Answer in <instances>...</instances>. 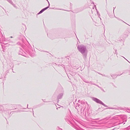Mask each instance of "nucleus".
Returning <instances> with one entry per match:
<instances>
[{
	"mask_svg": "<svg viewBox=\"0 0 130 130\" xmlns=\"http://www.w3.org/2000/svg\"><path fill=\"white\" fill-rule=\"evenodd\" d=\"M81 105L80 106L81 115H85L86 112L87 111L88 115L90 116L92 115V110L90 109H88L89 105L87 102H84V101H81Z\"/></svg>",
	"mask_w": 130,
	"mask_h": 130,
	"instance_id": "nucleus-1",
	"label": "nucleus"
},
{
	"mask_svg": "<svg viewBox=\"0 0 130 130\" xmlns=\"http://www.w3.org/2000/svg\"><path fill=\"white\" fill-rule=\"evenodd\" d=\"M78 50L83 55L84 59H86L87 56V51L86 46L83 44L78 45L77 46Z\"/></svg>",
	"mask_w": 130,
	"mask_h": 130,
	"instance_id": "nucleus-2",
	"label": "nucleus"
},
{
	"mask_svg": "<svg viewBox=\"0 0 130 130\" xmlns=\"http://www.w3.org/2000/svg\"><path fill=\"white\" fill-rule=\"evenodd\" d=\"M17 44L18 45L21 46L24 49H25L26 50V52L28 54L31 56H34L32 55V52H33L32 48L29 44L27 46V48H26L25 47H26L25 46L24 44H22L20 42H18L17 43Z\"/></svg>",
	"mask_w": 130,
	"mask_h": 130,
	"instance_id": "nucleus-3",
	"label": "nucleus"
},
{
	"mask_svg": "<svg viewBox=\"0 0 130 130\" xmlns=\"http://www.w3.org/2000/svg\"><path fill=\"white\" fill-rule=\"evenodd\" d=\"M92 99L93 100L96 102L97 103L101 104L105 107H108V106L107 105H105L102 101H101L99 99H98L97 98L94 97H93L92 98Z\"/></svg>",
	"mask_w": 130,
	"mask_h": 130,
	"instance_id": "nucleus-4",
	"label": "nucleus"
},
{
	"mask_svg": "<svg viewBox=\"0 0 130 130\" xmlns=\"http://www.w3.org/2000/svg\"><path fill=\"white\" fill-rule=\"evenodd\" d=\"M65 120L66 121H68L69 122H68V123L69 124H73V122H74L75 123V121L71 116H70V117H67L65 118Z\"/></svg>",
	"mask_w": 130,
	"mask_h": 130,
	"instance_id": "nucleus-5",
	"label": "nucleus"
},
{
	"mask_svg": "<svg viewBox=\"0 0 130 130\" xmlns=\"http://www.w3.org/2000/svg\"><path fill=\"white\" fill-rule=\"evenodd\" d=\"M19 54L21 55L24 56H26V53L23 51V50L21 48H20V50L19 52Z\"/></svg>",
	"mask_w": 130,
	"mask_h": 130,
	"instance_id": "nucleus-6",
	"label": "nucleus"
},
{
	"mask_svg": "<svg viewBox=\"0 0 130 130\" xmlns=\"http://www.w3.org/2000/svg\"><path fill=\"white\" fill-rule=\"evenodd\" d=\"M48 6L42 9L37 14V15L39 14L42 12H43L45 10L47 9L50 7V4L49 2H48Z\"/></svg>",
	"mask_w": 130,
	"mask_h": 130,
	"instance_id": "nucleus-7",
	"label": "nucleus"
},
{
	"mask_svg": "<svg viewBox=\"0 0 130 130\" xmlns=\"http://www.w3.org/2000/svg\"><path fill=\"white\" fill-rule=\"evenodd\" d=\"M13 67V64L12 62H11L7 64V68L8 69H10L12 68Z\"/></svg>",
	"mask_w": 130,
	"mask_h": 130,
	"instance_id": "nucleus-8",
	"label": "nucleus"
},
{
	"mask_svg": "<svg viewBox=\"0 0 130 130\" xmlns=\"http://www.w3.org/2000/svg\"><path fill=\"white\" fill-rule=\"evenodd\" d=\"M82 101H83V100ZM84 101V102H85L84 101ZM80 102V103H81V101H80V100H78V103H79ZM77 105H76V106L75 107L76 109L78 110V108H77L78 107H79L80 108V109H81V107L80 106L81 105H81H80V104H78V103H77Z\"/></svg>",
	"mask_w": 130,
	"mask_h": 130,
	"instance_id": "nucleus-9",
	"label": "nucleus"
},
{
	"mask_svg": "<svg viewBox=\"0 0 130 130\" xmlns=\"http://www.w3.org/2000/svg\"><path fill=\"white\" fill-rule=\"evenodd\" d=\"M99 118H97L95 119H92L91 121H90V122H91V123L92 124H95V123H96L97 122L96 121H93V120H99Z\"/></svg>",
	"mask_w": 130,
	"mask_h": 130,
	"instance_id": "nucleus-10",
	"label": "nucleus"
},
{
	"mask_svg": "<svg viewBox=\"0 0 130 130\" xmlns=\"http://www.w3.org/2000/svg\"><path fill=\"white\" fill-rule=\"evenodd\" d=\"M63 95V94L61 93L59 94L57 97V99L58 100L60 99H61L62 96Z\"/></svg>",
	"mask_w": 130,
	"mask_h": 130,
	"instance_id": "nucleus-11",
	"label": "nucleus"
},
{
	"mask_svg": "<svg viewBox=\"0 0 130 130\" xmlns=\"http://www.w3.org/2000/svg\"><path fill=\"white\" fill-rule=\"evenodd\" d=\"M0 110L2 112H4L5 111L3 106L1 105H0Z\"/></svg>",
	"mask_w": 130,
	"mask_h": 130,
	"instance_id": "nucleus-12",
	"label": "nucleus"
},
{
	"mask_svg": "<svg viewBox=\"0 0 130 130\" xmlns=\"http://www.w3.org/2000/svg\"><path fill=\"white\" fill-rule=\"evenodd\" d=\"M15 106V105H13V104H10L9 105V107H12V108L13 109H16V108H14L15 107L14 106Z\"/></svg>",
	"mask_w": 130,
	"mask_h": 130,
	"instance_id": "nucleus-13",
	"label": "nucleus"
},
{
	"mask_svg": "<svg viewBox=\"0 0 130 130\" xmlns=\"http://www.w3.org/2000/svg\"><path fill=\"white\" fill-rule=\"evenodd\" d=\"M7 1H8L9 3L10 4H12V2L11 0H7Z\"/></svg>",
	"mask_w": 130,
	"mask_h": 130,
	"instance_id": "nucleus-14",
	"label": "nucleus"
},
{
	"mask_svg": "<svg viewBox=\"0 0 130 130\" xmlns=\"http://www.w3.org/2000/svg\"><path fill=\"white\" fill-rule=\"evenodd\" d=\"M92 84H93V85H95V86H97L99 88H101V87L99 86H98V85H96L95 84H93V83H92Z\"/></svg>",
	"mask_w": 130,
	"mask_h": 130,
	"instance_id": "nucleus-15",
	"label": "nucleus"
},
{
	"mask_svg": "<svg viewBox=\"0 0 130 130\" xmlns=\"http://www.w3.org/2000/svg\"><path fill=\"white\" fill-rule=\"evenodd\" d=\"M85 83H91V84H92V82L91 81H90V82H89L88 81H85Z\"/></svg>",
	"mask_w": 130,
	"mask_h": 130,
	"instance_id": "nucleus-16",
	"label": "nucleus"
},
{
	"mask_svg": "<svg viewBox=\"0 0 130 130\" xmlns=\"http://www.w3.org/2000/svg\"><path fill=\"white\" fill-rule=\"evenodd\" d=\"M108 108L110 109H117L116 108H113V107H109Z\"/></svg>",
	"mask_w": 130,
	"mask_h": 130,
	"instance_id": "nucleus-17",
	"label": "nucleus"
},
{
	"mask_svg": "<svg viewBox=\"0 0 130 130\" xmlns=\"http://www.w3.org/2000/svg\"><path fill=\"white\" fill-rule=\"evenodd\" d=\"M116 75H111V76L112 77H113V78L114 79V78L115 77V76Z\"/></svg>",
	"mask_w": 130,
	"mask_h": 130,
	"instance_id": "nucleus-18",
	"label": "nucleus"
},
{
	"mask_svg": "<svg viewBox=\"0 0 130 130\" xmlns=\"http://www.w3.org/2000/svg\"><path fill=\"white\" fill-rule=\"evenodd\" d=\"M12 5H13V6L15 8H16V6L14 4H13V3H12V4H11Z\"/></svg>",
	"mask_w": 130,
	"mask_h": 130,
	"instance_id": "nucleus-19",
	"label": "nucleus"
},
{
	"mask_svg": "<svg viewBox=\"0 0 130 130\" xmlns=\"http://www.w3.org/2000/svg\"><path fill=\"white\" fill-rule=\"evenodd\" d=\"M123 123V122H122V123H121V122H120V123H117V125H119V124H121V123Z\"/></svg>",
	"mask_w": 130,
	"mask_h": 130,
	"instance_id": "nucleus-20",
	"label": "nucleus"
},
{
	"mask_svg": "<svg viewBox=\"0 0 130 130\" xmlns=\"http://www.w3.org/2000/svg\"><path fill=\"white\" fill-rule=\"evenodd\" d=\"M102 91L105 92V91H104L103 89L101 87V88H100Z\"/></svg>",
	"mask_w": 130,
	"mask_h": 130,
	"instance_id": "nucleus-21",
	"label": "nucleus"
},
{
	"mask_svg": "<svg viewBox=\"0 0 130 130\" xmlns=\"http://www.w3.org/2000/svg\"><path fill=\"white\" fill-rule=\"evenodd\" d=\"M115 53L117 54V50L116 49V50H115Z\"/></svg>",
	"mask_w": 130,
	"mask_h": 130,
	"instance_id": "nucleus-22",
	"label": "nucleus"
},
{
	"mask_svg": "<svg viewBox=\"0 0 130 130\" xmlns=\"http://www.w3.org/2000/svg\"><path fill=\"white\" fill-rule=\"evenodd\" d=\"M94 7L96 9V6L95 5H94Z\"/></svg>",
	"mask_w": 130,
	"mask_h": 130,
	"instance_id": "nucleus-23",
	"label": "nucleus"
},
{
	"mask_svg": "<svg viewBox=\"0 0 130 130\" xmlns=\"http://www.w3.org/2000/svg\"><path fill=\"white\" fill-rule=\"evenodd\" d=\"M77 129V130H83L80 129H79L78 128H77V129Z\"/></svg>",
	"mask_w": 130,
	"mask_h": 130,
	"instance_id": "nucleus-24",
	"label": "nucleus"
},
{
	"mask_svg": "<svg viewBox=\"0 0 130 130\" xmlns=\"http://www.w3.org/2000/svg\"><path fill=\"white\" fill-rule=\"evenodd\" d=\"M70 6H72V4L71 3H70Z\"/></svg>",
	"mask_w": 130,
	"mask_h": 130,
	"instance_id": "nucleus-25",
	"label": "nucleus"
},
{
	"mask_svg": "<svg viewBox=\"0 0 130 130\" xmlns=\"http://www.w3.org/2000/svg\"><path fill=\"white\" fill-rule=\"evenodd\" d=\"M83 81L85 82V81H87V80H86L85 79H84V80H83Z\"/></svg>",
	"mask_w": 130,
	"mask_h": 130,
	"instance_id": "nucleus-26",
	"label": "nucleus"
},
{
	"mask_svg": "<svg viewBox=\"0 0 130 130\" xmlns=\"http://www.w3.org/2000/svg\"><path fill=\"white\" fill-rule=\"evenodd\" d=\"M99 74H100V75H102V74H101L100 73H99V72H98V73Z\"/></svg>",
	"mask_w": 130,
	"mask_h": 130,
	"instance_id": "nucleus-27",
	"label": "nucleus"
},
{
	"mask_svg": "<svg viewBox=\"0 0 130 130\" xmlns=\"http://www.w3.org/2000/svg\"><path fill=\"white\" fill-rule=\"evenodd\" d=\"M32 113H33V115L34 116V111H33V110L32 109Z\"/></svg>",
	"mask_w": 130,
	"mask_h": 130,
	"instance_id": "nucleus-28",
	"label": "nucleus"
},
{
	"mask_svg": "<svg viewBox=\"0 0 130 130\" xmlns=\"http://www.w3.org/2000/svg\"><path fill=\"white\" fill-rule=\"evenodd\" d=\"M102 75L103 76H105V77H107L106 76V75Z\"/></svg>",
	"mask_w": 130,
	"mask_h": 130,
	"instance_id": "nucleus-29",
	"label": "nucleus"
},
{
	"mask_svg": "<svg viewBox=\"0 0 130 130\" xmlns=\"http://www.w3.org/2000/svg\"><path fill=\"white\" fill-rule=\"evenodd\" d=\"M96 10L97 11V14H98V13L99 12H98V11H97V9Z\"/></svg>",
	"mask_w": 130,
	"mask_h": 130,
	"instance_id": "nucleus-30",
	"label": "nucleus"
},
{
	"mask_svg": "<svg viewBox=\"0 0 130 130\" xmlns=\"http://www.w3.org/2000/svg\"><path fill=\"white\" fill-rule=\"evenodd\" d=\"M58 66L59 67H60V66H62L61 65H60V64L58 65Z\"/></svg>",
	"mask_w": 130,
	"mask_h": 130,
	"instance_id": "nucleus-31",
	"label": "nucleus"
},
{
	"mask_svg": "<svg viewBox=\"0 0 130 130\" xmlns=\"http://www.w3.org/2000/svg\"><path fill=\"white\" fill-rule=\"evenodd\" d=\"M2 48H3V49H4V47H5V46H4H4H2Z\"/></svg>",
	"mask_w": 130,
	"mask_h": 130,
	"instance_id": "nucleus-32",
	"label": "nucleus"
},
{
	"mask_svg": "<svg viewBox=\"0 0 130 130\" xmlns=\"http://www.w3.org/2000/svg\"><path fill=\"white\" fill-rule=\"evenodd\" d=\"M113 12H114V10L115 9V8L113 7Z\"/></svg>",
	"mask_w": 130,
	"mask_h": 130,
	"instance_id": "nucleus-33",
	"label": "nucleus"
},
{
	"mask_svg": "<svg viewBox=\"0 0 130 130\" xmlns=\"http://www.w3.org/2000/svg\"><path fill=\"white\" fill-rule=\"evenodd\" d=\"M28 104H27V108H28V109H29V108H28Z\"/></svg>",
	"mask_w": 130,
	"mask_h": 130,
	"instance_id": "nucleus-34",
	"label": "nucleus"
},
{
	"mask_svg": "<svg viewBox=\"0 0 130 130\" xmlns=\"http://www.w3.org/2000/svg\"><path fill=\"white\" fill-rule=\"evenodd\" d=\"M3 52H4L5 51L4 50V49L3 50Z\"/></svg>",
	"mask_w": 130,
	"mask_h": 130,
	"instance_id": "nucleus-35",
	"label": "nucleus"
},
{
	"mask_svg": "<svg viewBox=\"0 0 130 130\" xmlns=\"http://www.w3.org/2000/svg\"><path fill=\"white\" fill-rule=\"evenodd\" d=\"M129 74L130 75V71H129Z\"/></svg>",
	"mask_w": 130,
	"mask_h": 130,
	"instance_id": "nucleus-36",
	"label": "nucleus"
},
{
	"mask_svg": "<svg viewBox=\"0 0 130 130\" xmlns=\"http://www.w3.org/2000/svg\"><path fill=\"white\" fill-rule=\"evenodd\" d=\"M12 72H14L13 71V69H12Z\"/></svg>",
	"mask_w": 130,
	"mask_h": 130,
	"instance_id": "nucleus-37",
	"label": "nucleus"
},
{
	"mask_svg": "<svg viewBox=\"0 0 130 130\" xmlns=\"http://www.w3.org/2000/svg\"><path fill=\"white\" fill-rule=\"evenodd\" d=\"M123 57L124 58H125V59H126L127 60V61H128L127 59H126L125 58H124V57Z\"/></svg>",
	"mask_w": 130,
	"mask_h": 130,
	"instance_id": "nucleus-38",
	"label": "nucleus"
},
{
	"mask_svg": "<svg viewBox=\"0 0 130 130\" xmlns=\"http://www.w3.org/2000/svg\"><path fill=\"white\" fill-rule=\"evenodd\" d=\"M99 17H100V14H99Z\"/></svg>",
	"mask_w": 130,
	"mask_h": 130,
	"instance_id": "nucleus-39",
	"label": "nucleus"
},
{
	"mask_svg": "<svg viewBox=\"0 0 130 130\" xmlns=\"http://www.w3.org/2000/svg\"><path fill=\"white\" fill-rule=\"evenodd\" d=\"M46 1H47L48 2H48H49L48 1V0H46Z\"/></svg>",
	"mask_w": 130,
	"mask_h": 130,
	"instance_id": "nucleus-40",
	"label": "nucleus"
},
{
	"mask_svg": "<svg viewBox=\"0 0 130 130\" xmlns=\"http://www.w3.org/2000/svg\"><path fill=\"white\" fill-rule=\"evenodd\" d=\"M11 112H10V113L9 114V115H10L11 114Z\"/></svg>",
	"mask_w": 130,
	"mask_h": 130,
	"instance_id": "nucleus-41",
	"label": "nucleus"
},
{
	"mask_svg": "<svg viewBox=\"0 0 130 130\" xmlns=\"http://www.w3.org/2000/svg\"><path fill=\"white\" fill-rule=\"evenodd\" d=\"M92 3L93 4H94V3L93 2H92Z\"/></svg>",
	"mask_w": 130,
	"mask_h": 130,
	"instance_id": "nucleus-42",
	"label": "nucleus"
},
{
	"mask_svg": "<svg viewBox=\"0 0 130 130\" xmlns=\"http://www.w3.org/2000/svg\"><path fill=\"white\" fill-rule=\"evenodd\" d=\"M11 37V38H12V36H11V37Z\"/></svg>",
	"mask_w": 130,
	"mask_h": 130,
	"instance_id": "nucleus-43",
	"label": "nucleus"
},
{
	"mask_svg": "<svg viewBox=\"0 0 130 130\" xmlns=\"http://www.w3.org/2000/svg\"><path fill=\"white\" fill-rule=\"evenodd\" d=\"M130 128V127H128V128Z\"/></svg>",
	"mask_w": 130,
	"mask_h": 130,
	"instance_id": "nucleus-44",
	"label": "nucleus"
},
{
	"mask_svg": "<svg viewBox=\"0 0 130 130\" xmlns=\"http://www.w3.org/2000/svg\"><path fill=\"white\" fill-rule=\"evenodd\" d=\"M0 34L1 35L2 34H1V32H0Z\"/></svg>",
	"mask_w": 130,
	"mask_h": 130,
	"instance_id": "nucleus-45",
	"label": "nucleus"
},
{
	"mask_svg": "<svg viewBox=\"0 0 130 130\" xmlns=\"http://www.w3.org/2000/svg\"><path fill=\"white\" fill-rule=\"evenodd\" d=\"M126 120L125 121L126 122Z\"/></svg>",
	"mask_w": 130,
	"mask_h": 130,
	"instance_id": "nucleus-46",
	"label": "nucleus"
},
{
	"mask_svg": "<svg viewBox=\"0 0 130 130\" xmlns=\"http://www.w3.org/2000/svg\"><path fill=\"white\" fill-rule=\"evenodd\" d=\"M100 18V20H101V18Z\"/></svg>",
	"mask_w": 130,
	"mask_h": 130,
	"instance_id": "nucleus-47",
	"label": "nucleus"
},
{
	"mask_svg": "<svg viewBox=\"0 0 130 130\" xmlns=\"http://www.w3.org/2000/svg\"><path fill=\"white\" fill-rule=\"evenodd\" d=\"M119 75L120 76V75Z\"/></svg>",
	"mask_w": 130,
	"mask_h": 130,
	"instance_id": "nucleus-48",
	"label": "nucleus"
},
{
	"mask_svg": "<svg viewBox=\"0 0 130 130\" xmlns=\"http://www.w3.org/2000/svg\"><path fill=\"white\" fill-rule=\"evenodd\" d=\"M126 130H127V129Z\"/></svg>",
	"mask_w": 130,
	"mask_h": 130,
	"instance_id": "nucleus-49",
	"label": "nucleus"
},
{
	"mask_svg": "<svg viewBox=\"0 0 130 130\" xmlns=\"http://www.w3.org/2000/svg\"><path fill=\"white\" fill-rule=\"evenodd\" d=\"M1 39V38H0V39Z\"/></svg>",
	"mask_w": 130,
	"mask_h": 130,
	"instance_id": "nucleus-50",
	"label": "nucleus"
}]
</instances>
